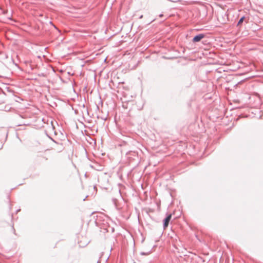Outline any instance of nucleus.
<instances>
[{"label": "nucleus", "mask_w": 263, "mask_h": 263, "mask_svg": "<svg viewBox=\"0 0 263 263\" xmlns=\"http://www.w3.org/2000/svg\"><path fill=\"white\" fill-rule=\"evenodd\" d=\"M245 18H246V17L245 16H242V17H241L237 24V26H241V25H242V23L243 22V21H245Z\"/></svg>", "instance_id": "nucleus-3"}, {"label": "nucleus", "mask_w": 263, "mask_h": 263, "mask_svg": "<svg viewBox=\"0 0 263 263\" xmlns=\"http://www.w3.org/2000/svg\"><path fill=\"white\" fill-rule=\"evenodd\" d=\"M149 252H146V253H145V252H141L140 254L142 255H146L149 254Z\"/></svg>", "instance_id": "nucleus-4"}, {"label": "nucleus", "mask_w": 263, "mask_h": 263, "mask_svg": "<svg viewBox=\"0 0 263 263\" xmlns=\"http://www.w3.org/2000/svg\"><path fill=\"white\" fill-rule=\"evenodd\" d=\"M53 26H54V28H56L55 26L54 25H53Z\"/></svg>", "instance_id": "nucleus-8"}, {"label": "nucleus", "mask_w": 263, "mask_h": 263, "mask_svg": "<svg viewBox=\"0 0 263 263\" xmlns=\"http://www.w3.org/2000/svg\"><path fill=\"white\" fill-rule=\"evenodd\" d=\"M171 218H172V214H170L167 215V216L163 220V227L164 229L168 227Z\"/></svg>", "instance_id": "nucleus-2"}, {"label": "nucleus", "mask_w": 263, "mask_h": 263, "mask_svg": "<svg viewBox=\"0 0 263 263\" xmlns=\"http://www.w3.org/2000/svg\"><path fill=\"white\" fill-rule=\"evenodd\" d=\"M162 16H163V14H160V15H159V16H160V17H162Z\"/></svg>", "instance_id": "nucleus-6"}, {"label": "nucleus", "mask_w": 263, "mask_h": 263, "mask_svg": "<svg viewBox=\"0 0 263 263\" xmlns=\"http://www.w3.org/2000/svg\"><path fill=\"white\" fill-rule=\"evenodd\" d=\"M142 17H143V15H140L139 16V18H142Z\"/></svg>", "instance_id": "nucleus-5"}, {"label": "nucleus", "mask_w": 263, "mask_h": 263, "mask_svg": "<svg viewBox=\"0 0 263 263\" xmlns=\"http://www.w3.org/2000/svg\"><path fill=\"white\" fill-rule=\"evenodd\" d=\"M205 34L203 33H200L196 35H195L193 40L192 41L193 43H197L200 42L202 39H203L205 37Z\"/></svg>", "instance_id": "nucleus-1"}, {"label": "nucleus", "mask_w": 263, "mask_h": 263, "mask_svg": "<svg viewBox=\"0 0 263 263\" xmlns=\"http://www.w3.org/2000/svg\"><path fill=\"white\" fill-rule=\"evenodd\" d=\"M53 26H54V28H56L55 26L54 25H53Z\"/></svg>", "instance_id": "nucleus-7"}]
</instances>
